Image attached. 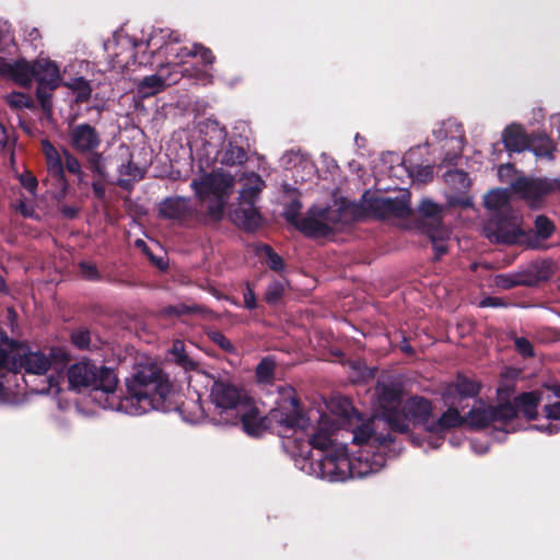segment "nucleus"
I'll list each match as a JSON object with an SVG mask.
<instances>
[{
  "label": "nucleus",
  "instance_id": "2f4dec72",
  "mask_svg": "<svg viewBox=\"0 0 560 560\" xmlns=\"http://www.w3.org/2000/svg\"><path fill=\"white\" fill-rule=\"evenodd\" d=\"M119 173L120 175L129 177L119 178L117 180V185L125 190H130L132 188L133 182L141 180L144 177V171L132 161H128V163L122 164Z\"/></svg>",
  "mask_w": 560,
  "mask_h": 560
},
{
  "label": "nucleus",
  "instance_id": "f03ea898",
  "mask_svg": "<svg viewBox=\"0 0 560 560\" xmlns=\"http://www.w3.org/2000/svg\"><path fill=\"white\" fill-rule=\"evenodd\" d=\"M244 432L252 438H259L267 431L281 438H289L298 431H305L310 425L304 407L293 388L281 393L276 406L266 415L260 416L256 407L238 413Z\"/></svg>",
  "mask_w": 560,
  "mask_h": 560
},
{
  "label": "nucleus",
  "instance_id": "9b49d317",
  "mask_svg": "<svg viewBox=\"0 0 560 560\" xmlns=\"http://www.w3.org/2000/svg\"><path fill=\"white\" fill-rule=\"evenodd\" d=\"M433 412L432 404L429 399L421 396H411L402 405L399 417H397L398 424L406 425V432L410 430V421L415 424H421L427 430V424H430V419Z\"/></svg>",
  "mask_w": 560,
  "mask_h": 560
},
{
  "label": "nucleus",
  "instance_id": "79ce46f5",
  "mask_svg": "<svg viewBox=\"0 0 560 560\" xmlns=\"http://www.w3.org/2000/svg\"><path fill=\"white\" fill-rule=\"evenodd\" d=\"M160 33H161V39L163 40V43L161 45L158 46V43L155 42V37H153V36L147 42L148 47H152V46L156 47V50L159 52L164 51L165 54H168L171 45L173 43H179L182 40L180 34L176 31L160 30Z\"/></svg>",
  "mask_w": 560,
  "mask_h": 560
},
{
  "label": "nucleus",
  "instance_id": "2eb2a0df",
  "mask_svg": "<svg viewBox=\"0 0 560 560\" xmlns=\"http://www.w3.org/2000/svg\"><path fill=\"white\" fill-rule=\"evenodd\" d=\"M35 61L30 62L24 58L10 61L0 57V75L12 80L22 88H30L34 80Z\"/></svg>",
  "mask_w": 560,
  "mask_h": 560
},
{
  "label": "nucleus",
  "instance_id": "1a4fd4ad",
  "mask_svg": "<svg viewBox=\"0 0 560 560\" xmlns=\"http://www.w3.org/2000/svg\"><path fill=\"white\" fill-rule=\"evenodd\" d=\"M511 187L513 191L525 199L532 208H537L548 195L557 188H560V182L521 176L512 183Z\"/></svg>",
  "mask_w": 560,
  "mask_h": 560
},
{
  "label": "nucleus",
  "instance_id": "de8ad7c7",
  "mask_svg": "<svg viewBox=\"0 0 560 560\" xmlns=\"http://www.w3.org/2000/svg\"><path fill=\"white\" fill-rule=\"evenodd\" d=\"M284 294V284L278 280L271 281L265 292V301L269 305L278 304Z\"/></svg>",
  "mask_w": 560,
  "mask_h": 560
},
{
  "label": "nucleus",
  "instance_id": "7c9ffc66",
  "mask_svg": "<svg viewBox=\"0 0 560 560\" xmlns=\"http://www.w3.org/2000/svg\"><path fill=\"white\" fill-rule=\"evenodd\" d=\"M225 203L223 199L213 198L208 203L206 212L200 215L196 213L195 218L201 224L219 223L223 219Z\"/></svg>",
  "mask_w": 560,
  "mask_h": 560
},
{
  "label": "nucleus",
  "instance_id": "c85d7f7f",
  "mask_svg": "<svg viewBox=\"0 0 560 560\" xmlns=\"http://www.w3.org/2000/svg\"><path fill=\"white\" fill-rule=\"evenodd\" d=\"M536 156L540 158H553L556 147L553 141L546 135H529L528 149Z\"/></svg>",
  "mask_w": 560,
  "mask_h": 560
},
{
  "label": "nucleus",
  "instance_id": "7ed1b4c3",
  "mask_svg": "<svg viewBox=\"0 0 560 560\" xmlns=\"http://www.w3.org/2000/svg\"><path fill=\"white\" fill-rule=\"evenodd\" d=\"M345 222H354L369 214L374 218L385 219L389 217L406 219L411 214L409 205V196L401 195L395 198L380 196L370 190L364 191L361 197L360 205L350 203L340 211L323 210L320 215L331 220L334 223L342 221L341 215H348Z\"/></svg>",
  "mask_w": 560,
  "mask_h": 560
},
{
  "label": "nucleus",
  "instance_id": "774afa93",
  "mask_svg": "<svg viewBox=\"0 0 560 560\" xmlns=\"http://www.w3.org/2000/svg\"><path fill=\"white\" fill-rule=\"evenodd\" d=\"M18 211L24 217V218H35L37 217L35 209L27 205L24 201H21L18 206Z\"/></svg>",
  "mask_w": 560,
  "mask_h": 560
},
{
  "label": "nucleus",
  "instance_id": "4c0bfd02",
  "mask_svg": "<svg viewBox=\"0 0 560 560\" xmlns=\"http://www.w3.org/2000/svg\"><path fill=\"white\" fill-rule=\"evenodd\" d=\"M57 88H51L50 85L37 84L35 90L36 100L38 101L40 108L47 118L52 116V93Z\"/></svg>",
  "mask_w": 560,
  "mask_h": 560
},
{
  "label": "nucleus",
  "instance_id": "f3484780",
  "mask_svg": "<svg viewBox=\"0 0 560 560\" xmlns=\"http://www.w3.org/2000/svg\"><path fill=\"white\" fill-rule=\"evenodd\" d=\"M338 430H341L340 417L332 420L328 416H322L317 428L310 435L311 446L326 452L329 447L334 446V435Z\"/></svg>",
  "mask_w": 560,
  "mask_h": 560
},
{
  "label": "nucleus",
  "instance_id": "393cba45",
  "mask_svg": "<svg viewBox=\"0 0 560 560\" xmlns=\"http://www.w3.org/2000/svg\"><path fill=\"white\" fill-rule=\"evenodd\" d=\"M422 232L432 242L434 259L440 260L441 257L447 253V246L444 243L445 238L448 236L447 229L444 224H440L439 222L425 223L423 224Z\"/></svg>",
  "mask_w": 560,
  "mask_h": 560
},
{
  "label": "nucleus",
  "instance_id": "37998d69",
  "mask_svg": "<svg viewBox=\"0 0 560 560\" xmlns=\"http://www.w3.org/2000/svg\"><path fill=\"white\" fill-rule=\"evenodd\" d=\"M71 343L79 350H89L91 346V331L86 327H78L70 332Z\"/></svg>",
  "mask_w": 560,
  "mask_h": 560
},
{
  "label": "nucleus",
  "instance_id": "8fccbe9b",
  "mask_svg": "<svg viewBox=\"0 0 560 560\" xmlns=\"http://www.w3.org/2000/svg\"><path fill=\"white\" fill-rule=\"evenodd\" d=\"M494 283L498 288L510 290L515 287H521L522 281L518 279V272L515 273H500L494 278ZM523 283H525L523 281Z\"/></svg>",
  "mask_w": 560,
  "mask_h": 560
},
{
  "label": "nucleus",
  "instance_id": "4be33fe9",
  "mask_svg": "<svg viewBox=\"0 0 560 560\" xmlns=\"http://www.w3.org/2000/svg\"><path fill=\"white\" fill-rule=\"evenodd\" d=\"M34 80L37 84L58 88L61 83V75L58 65L47 58L35 60Z\"/></svg>",
  "mask_w": 560,
  "mask_h": 560
},
{
  "label": "nucleus",
  "instance_id": "5fc2aeb1",
  "mask_svg": "<svg viewBox=\"0 0 560 560\" xmlns=\"http://www.w3.org/2000/svg\"><path fill=\"white\" fill-rule=\"evenodd\" d=\"M18 353H11L0 348V370L18 373Z\"/></svg>",
  "mask_w": 560,
  "mask_h": 560
},
{
  "label": "nucleus",
  "instance_id": "72a5a7b5",
  "mask_svg": "<svg viewBox=\"0 0 560 560\" xmlns=\"http://www.w3.org/2000/svg\"><path fill=\"white\" fill-rule=\"evenodd\" d=\"M455 393L462 398H472L479 395L481 386L476 381L458 374L454 382Z\"/></svg>",
  "mask_w": 560,
  "mask_h": 560
},
{
  "label": "nucleus",
  "instance_id": "b1692460",
  "mask_svg": "<svg viewBox=\"0 0 560 560\" xmlns=\"http://www.w3.org/2000/svg\"><path fill=\"white\" fill-rule=\"evenodd\" d=\"M464 423L465 419L459 413L458 409L450 407L438 420L430 421V424H427V432L432 434H444L452 429L462 427Z\"/></svg>",
  "mask_w": 560,
  "mask_h": 560
},
{
  "label": "nucleus",
  "instance_id": "ea45409f",
  "mask_svg": "<svg viewBox=\"0 0 560 560\" xmlns=\"http://www.w3.org/2000/svg\"><path fill=\"white\" fill-rule=\"evenodd\" d=\"M165 86V80L159 74L147 75L138 84V89L143 96L154 95L163 91Z\"/></svg>",
  "mask_w": 560,
  "mask_h": 560
},
{
  "label": "nucleus",
  "instance_id": "0eeeda50",
  "mask_svg": "<svg viewBox=\"0 0 560 560\" xmlns=\"http://www.w3.org/2000/svg\"><path fill=\"white\" fill-rule=\"evenodd\" d=\"M521 217L515 211L492 213L483 226L485 235L491 243L512 245L524 235L520 226Z\"/></svg>",
  "mask_w": 560,
  "mask_h": 560
},
{
  "label": "nucleus",
  "instance_id": "412c9836",
  "mask_svg": "<svg viewBox=\"0 0 560 560\" xmlns=\"http://www.w3.org/2000/svg\"><path fill=\"white\" fill-rule=\"evenodd\" d=\"M529 135L522 125L511 124L502 132V141L508 152L522 153L528 149Z\"/></svg>",
  "mask_w": 560,
  "mask_h": 560
},
{
  "label": "nucleus",
  "instance_id": "20e7f679",
  "mask_svg": "<svg viewBox=\"0 0 560 560\" xmlns=\"http://www.w3.org/2000/svg\"><path fill=\"white\" fill-rule=\"evenodd\" d=\"M334 412L337 417H340L341 429L352 433L353 444H371L376 447H386L394 442L390 433H377L374 429V421H365L347 398H342L337 402Z\"/></svg>",
  "mask_w": 560,
  "mask_h": 560
},
{
  "label": "nucleus",
  "instance_id": "a878e982",
  "mask_svg": "<svg viewBox=\"0 0 560 560\" xmlns=\"http://www.w3.org/2000/svg\"><path fill=\"white\" fill-rule=\"evenodd\" d=\"M483 205L493 213L514 211L510 205V194L506 189L495 188L490 190L483 198Z\"/></svg>",
  "mask_w": 560,
  "mask_h": 560
},
{
  "label": "nucleus",
  "instance_id": "dca6fc26",
  "mask_svg": "<svg viewBox=\"0 0 560 560\" xmlns=\"http://www.w3.org/2000/svg\"><path fill=\"white\" fill-rule=\"evenodd\" d=\"M101 136L96 128L83 122L74 126L70 132V144L79 153H90L101 145Z\"/></svg>",
  "mask_w": 560,
  "mask_h": 560
},
{
  "label": "nucleus",
  "instance_id": "f704fd0d",
  "mask_svg": "<svg viewBox=\"0 0 560 560\" xmlns=\"http://www.w3.org/2000/svg\"><path fill=\"white\" fill-rule=\"evenodd\" d=\"M257 254L264 259V262L275 272H282L285 264L283 258L268 244L258 247Z\"/></svg>",
  "mask_w": 560,
  "mask_h": 560
},
{
  "label": "nucleus",
  "instance_id": "423d86ee",
  "mask_svg": "<svg viewBox=\"0 0 560 560\" xmlns=\"http://www.w3.org/2000/svg\"><path fill=\"white\" fill-rule=\"evenodd\" d=\"M210 398L215 409L219 410V422L224 424H236L238 422V406L243 399L238 387L221 380L214 381Z\"/></svg>",
  "mask_w": 560,
  "mask_h": 560
},
{
  "label": "nucleus",
  "instance_id": "4d7b16f0",
  "mask_svg": "<svg viewBox=\"0 0 560 560\" xmlns=\"http://www.w3.org/2000/svg\"><path fill=\"white\" fill-rule=\"evenodd\" d=\"M302 209V203L299 200H292L288 207L285 208V219L287 221L296 226L302 218H300V210Z\"/></svg>",
  "mask_w": 560,
  "mask_h": 560
},
{
  "label": "nucleus",
  "instance_id": "39448f33",
  "mask_svg": "<svg viewBox=\"0 0 560 560\" xmlns=\"http://www.w3.org/2000/svg\"><path fill=\"white\" fill-rule=\"evenodd\" d=\"M317 462L320 476L330 481H343L369 474L368 464L360 459H351L346 445L334 447Z\"/></svg>",
  "mask_w": 560,
  "mask_h": 560
},
{
  "label": "nucleus",
  "instance_id": "0e129e2a",
  "mask_svg": "<svg viewBox=\"0 0 560 560\" xmlns=\"http://www.w3.org/2000/svg\"><path fill=\"white\" fill-rule=\"evenodd\" d=\"M510 304L499 296H487L479 302L480 307H506Z\"/></svg>",
  "mask_w": 560,
  "mask_h": 560
},
{
  "label": "nucleus",
  "instance_id": "a19ab883",
  "mask_svg": "<svg viewBox=\"0 0 560 560\" xmlns=\"http://www.w3.org/2000/svg\"><path fill=\"white\" fill-rule=\"evenodd\" d=\"M419 213L423 217V219L428 220L422 222L421 229L425 223L439 222L440 224H443L441 215L442 208L440 205L433 202L432 200H423L419 206Z\"/></svg>",
  "mask_w": 560,
  "mask_h": 560
},
{
  "label": "nucleus",
  "instance_id": "c03bdc74",
  "mask_svg": "<svg viewBox=\"0 0 560 560\" xmlns=\"http://www.w3.org/2000/svg\"><path fill=\"white\" fill-rule=\"evenodd\" d=\"M172 353L175 357V361L180 366L188 369V370H195L197 368V362H195L192 359L188 357V354L185 351V346L183 341L175 340L172 347Z\"/></svg>",
  "mask_w": 560,
  "mask_h": 560
},
{
  "label": "nucleus",
  "instance_id": "c9c22d12",
  "mask_svg": "<svg viewBox=\"0 0 560 560\" xmlns=\"http://www.w3.org/2000/svg\"><path fill=\"white\" fill-rule=\"evenodd\" d=\"M176 57H200L205 66H211L215 61V56L212 50L202 44H194L191 48L183 47Z\"/></svg>",
  "mask_w": 560,
  "mask_h": 560
},
{
  "label": "nucleus",
  "instance_id": "9d476101",
  "mask_svg": "<svg viewBox=\"0 0 560 560\" xmlns=\"http://www.w3.org/2000/svg\"><path fill=\"white\" fill-rule=\"evenodd\" d=\"M260 191L261 186H250L241 191V203L235 210V218L245 231H256L262 224V217L255 206Z\"/></svg>",
  "mask_w": 560,
  "mask_h": 560
},
{
  "label": "nucleus",
  "instance_id": "6ab92c4d",
  "mask_svg": "<svg viewBox=\"0 0 560 560\" xmlns=\"http://www.w3.org/2000/svg\"><path fill=\"white\" fill-rule=\"evenodd\" d=\"M18 373L22 370L28 375H45L49 370V358L43 351L18 353Z\"/></svg>",
  "mask_w": 560,
  "mask_h": 560
},
{
  "label": "nucleus",
  "instance_id": "aec40b11",
  "mask_svg": "<svg viewBox=\"0 0 560 560\" xmlns=\"http://www.w3.org/2000/svg\"><path fill=\"white\" fill-rule=\"evenodd\" d=\"M541 399L542 394L539 390L524 392L514 397L512 401L516 417L518 418V416L522 415L528 421L536 420Z\"/></svg>",
  "mask_w": 560,
  "mask_h": 560
},
{
  "label": "nucleus",
  "instance_id": "49530a36",
  "mask_svg": "<svg viewBox=\"0 0 560 560\" xmlns=\"http://www.w3.org/2000/svg\"><path fill=\"white\" fill-rule=\"evenodd\" d=\"M534 225L537 236L541 240L550 238L556 230L553 222L545 214L537 215Z\"/></svg>",
  "mask_w": 560,
  "mask_h": 560
},
{
  "label": "nucleus",
  "instance_id": "bb28decb",
  "mask_svg": "<svg viewBox=\"0 0 560 560\" xmlns=\"http://www.w3.org/2000/svg\"><path fill=\"white\" fill-rule=\"evenodd\" d=\"M214 152L217 154V159H219L223 165H242L247 161V152L245 149L241 145L234 144L232 141H229L225 147H222Z\"/></svg>",
  "mask_w": 560,
  "mask_h": 560
},
{
  "label": "nucleus",
  "instance_id": "13d9d810",
  "mask_svg": "<svg viewBox=\"0 0 560 560\" xmlns=\"http://www.w3.org/2000/svg\"><path fill=\"white\" fill-rule=\"evenodd\" d=\"M88 164H89V168L97 174L100 177H104L105 176V170H104V166H103V156H102V153L100 152H96L93 151V152H90V156L88 159Z\"/></svg>",
  "mask_w": 560,
  "mask_h": 560
},
{
  "label": "nucleus",
  "instance_id": "4468645a",
  "mask_svg": "<svg viewBox=\"0 0 560 560\" xmlns=\"http://www.w3.org/2000/svg\"><path fill=\"white\" fill-rule=\"evenodd\" d=\"M343 208H347V206H341L338 209H336V211H340ZM324 210L335 212V210L329 209V208H324ZM322 211H323V209H318L315 212H313L314 214L317 215V218L310 217V215L302 218L295 228L301 233H303L306 237L316 238V237L328 236L339 225H345V224L350 223V222H345V221L334 223L331 220L320 215ZM347 217L348 215H341V219L345 220V218H347Z\"/></svg>",
  "mask_w": 560,
  "mask_h": 560
},
{
  "label": "nucleus",
  "instance_id": "ddd939ff",
  "mask_svg": "<svg viewBox=\"0 0 560 560\" xmlns=\"http://www.w3.org/2000/svg\"><path fill=\"white\" fill-rule=\"evenodd\" d=\"M158 210L160 218L185 226H189L190 221L196 217V209L192 208L190 200L179 196L164 198L159 203Z\"/></svg>",
  "mask_w": 560,
  "mask_h": 560
},
{
  "label": "nucleus",
  "instance_id": "f8f14e48",
  "mask_svg": "<svg viewBox=\"0 0 560 560\" xmlns=\"http://www.w3.org/2000/svg\"><path fill=\"white\" fill-rule=\"evenodd\" d=\"M234 184V178L230 174L212 173L203 176L200 182L192 180L191 186L201 200H206L210 195L215 199H226Z\"/></svg>",
  "mask_w": 560,
  "mask_h": 560
},
{
  "label": "nucleus",
  "instance_id": "864d4df0",
  "mask_svg": "<svg viewBox=\"0 0 560 560\" xmlns=\"http://www.w3.org/2000/svg\"><path fill=\"white\" fill-rule=\"evenodd\" d=\"M209 339L217 345L221 350L228 353H234L235 347L229 338L225 337L220 330H211L208 334Z\"/></svg>",
  "mask_w": 560,
  "mask_h": 560
},
{
  "label": "nucleus",
  "instance_id": "c756f323",
  "mask_svg": "<svg viewBox=\"0 0 560 560\" xmlns=\"http://www.w3.org/2000/svg\"><path fill=\"white\" fill-rule=\"evenodd\" d=\"M469 428L486 429L493 423L490 406L486 408H472L464 417Z\"/></svg>",
  "mask_w": 560,
  "mask_h": 560
},
{
  "label": "nucleus",
  "instance_id": "09e8293b",
  "mask_svg": "<svg viewBox=\"0 0 560 560\" xmlns=\"http://www.w3.org/2000/svg\"><path fill=\"white\" fill-rule=\"evenodd\" d=\"M8 104L11 108H14V109H22V108L33 109V108H35L33 98L30 95L22 93V92L11 93L8 96Z\"/></svg>",
  "mask_w": 560,
  "mask_h": 560
},
{
  "label": "nucleus",
  "instance_id": "6e6552de",
  "mask_svg": "<svg viewBox=\"0 0 560 560\" xmlns=\"http://www.w3.org/2000/svg\"><path fill=\"white\" fill-rule=\"evenodd\" d=\"M381 417L386 422L389 431L405 433L406 425L398 424L397 417L402 408V390L395 384H378L376 386Z\"/></svg>",
  "mask_w": 560,
  "mask_h": 560
},
{
  "label": "nucleus",
  "instance_id": "f257e3e1",
  "mask_svg": "<svg viewBox=\"0 0 560 560\" xmlns=\"http://www.w3.org/2000/svg\"><path fill=\"white\" fill-rule=\"evenodd\" d=\"M69 388L78 393L92 388L106 394L110 409L130 416H141L151 410L168 412L176 409L173 388L167 375L158 366H143L126 380V392L117 393L118 378L115 371L97 366L91 360H82L69 366Z\"/></svg>",
  "mask_w": 560,
  "mask_h": 560
},
{
  "label": "nucleus",
  "instance_id": "3c124183",
  "mask_svg": "<svg viewBox=\"0 0 560 560\" xmlns=\"http://www.w3.org/2000/svg\"><path fill=\"white\" fill-rule=\"evenodd\" d=\"M529 269L536 276L539 283L549 280L552 276L551 262L548 260L533 262Z\"/></svg>",
  "mask_w": 560,
  "mask_h": 560
},
{
  "label": "nucleus",
  "instance_id": "6e6d98bb",
  "mask_svg": "<svg viewBox=\"0 0 560 560\" xmlns=\"http://www.w3.org/2000/svg\"><path fill=\"white\" fill-rule=\"evenodd\" d=\"M515 350L523 358H533L535 357V351L532 342L525 337H515L514 339Z\"/></svg>",
  "mask_w": 560,
  "mask_h": 560
},
{
  "label": "nucleus",
  "instance_id": "69168bd1",
  "mask_svg": "<svg viewBox=\"0 0 560 560\" xmlns=\"http://www.w3.org/2000/svg\"><path fill=\"white\" fill-rule=\"evenodd\" d=\"M520 281H524L525 283H521V287H536L539 284L536 276H534L533 271L528 268L525 271L518 272Z\"/></svg>",
  "mask_w": 560,
  "mask_h": 560
},
{
  "label": "nucleus",
  "instance_id": "338daca9",
  "mask_svg": "<svg viewBox=\"0 0 560 560\" xmlns=\"http://www.w3.org/2000/svg\"><path fill=\"white\" fill-rule=\"evenodd\" d=\"M544 412L547 419L560 421V401L546 405L544 407Z\"/></svg>",
  "mask_w": 560,
  "mask_h": 560
},
{
  "label": "nucleus",
  "instance_id": "e433bc0d",
  "mask_svg": "<svg viewBox=\"0 0 560 560\" xmlns=\"http://www.w3.org/2000/svg\"><path fill=\"white\" fill-rule=\"evenodd\" d=\"M66 85L75 94V103H86L91 98L92 88L85 78H74Z\"/></svg>",
  "mask_w": 560,
  "mask_h": 560
},
{
  "label": "nucleus",
  "instance_id": "cd10ccee",
  "mask_svg": "<svg viewBox=\"0 0 560 560\" xmlns=\"http://www.w3.org/2000/svg\"><path fill=\"white\" fill-rule=\"evenodd\" d=\"M162 313L167 317H182L185 315H198L200 317H207L212 312L202 305L185 303H178L176 305H167L163 308Z\"/></svg>",
  "mask_w": 560,
  "mask_h": 560
},
{
  "label": "nucleus",
  "instance_id": "052dcab7",
  "mask_svg": "<svg viewBox=\"0 0 560 560\" xmlns=\"http://www.w3.org/2000/svg\"><path fill=\"white\" fill-rule=\"evenodd\" d=\"M63 155H65V164H63L65 168L69 173L82 176L83 172L81 170V164H80L79 160L72 153H70L68 150L63 151Z\"/></svg>",
  "mask_w": 560,
  "mask_h": 560
},
{
  "label": "nucleus",
  "instance_id": "603ef678",
  "mask_svg": "<svg viewBox=\"0 0 560 560\" xmlns=\"http://www.w3.org/2000/svg\"><path fill=\"white\" fill-rule=\"evenodd\" d=\"M412 178L421 183H428L433 178V167L431 165H412L408 168Z\"/></svg>",
  "mask_w": 560,
  "mask_h": 560
},
{
  "label": "nucleus",
  "instance_id": "bf43d9fd",
  "mask_svg": "<svg viewBox=\"0 0 560 560\" xmlns=\"http://www.w3.org/2000/svg\"><path fill=\"white\" fill-rule=\"evenodd\" d=\"M80 271L82 276L90 281H98L101 280V273L96 267V265L88 262V261H81L79 264Z\"/></svg>",
  "mask_w": 560,
  "mask_h": 560
},
{
  "label": "nucleus",
  "instance_id": "a18cd8bd",
  "mask_svg": "<svg viewBox=\"0 0 560 560\" xmlns=\"http://www.w3.org/2000/svg\"><path fill=\"white\" fill-rule=\"evenodd\" d=\"M47 357L49 358V368L55 366L56 369L66 366L71 360L69 351L62 347L49 348Z\"/></svg>",
  "mask_w": 560,
  "mask_h": 560
},
{
  "label": "nucleus",
  "instance_id": "5701e85b",
  "mask_svg": "<svg viewBox=\"0 0 560 560\" xmlns=\"http://www.w3.org/2000/svg\"><path fill=\"white\" fill-rule=\"evenodd\" d=\"M43 152L49 174L56 178L67 190L69 184L65 174V166L60 154L48 139L42 141Z\"/></svg>",
  "mask_w": 560,
  "mask_h": 560
},
{
  "label": "nucleus",
  "instance_id": "58836bf2",
  "mask_svg": "<svg viewBox=\"0 0 560 560\" xmlns=\"http://www.w3.org/2000/svg\"><path fill=\"white\" fill-rule=\"evenodd\" d=\"M276 361L271 357L262 358L256 366V380L260 384L271 383L275 378Z\"/></svg>",
  "mask_w": 560,
  "mask_h": 560
},
{
  "label": "nucleus",
  "instance_id": "e2e57ef3",
  "mask_svg": "<svg viewBox=\"0 0 560 560\" xmlns=\"http://www.w3.org/2000/svg\"><path fill=\"white\" fill-rule=\"evenodd\" d=\"M20 183L30 192H35L38 185L37 178L30 172H25L20 176Z\"/></svg>",
  "mask_w": 560,
  "mask_h": 560
},
{
  "label": "nucleus",
  "instance_id": "a211bd4d",
  "mask_svg": "<svg viewBox=\"0 0 560 560\" xmlns=\"http://www.w3.org/2000/svg\"><path fill=\"white\" fill-rule=\"evenodd\" d=\"M198 131L205 147L218 151L225 143L228 130L217 119L207 118L198 124Z\"/></svg>",
  "mask_w": 560,
  "mask_h": 560
},
{
  "label": "nucleus",
  "instance_id": "473e14b6",
  "mask_svg": "<svg viewBox=\"0 0 560 560\" xmlns=\"http://www.w3.org/2000/svg\"><path fill=\"white\" fill-rule=\"evenodd\" d=\"M493 423L508 424L515 420L516 411L512 400H503L495 406H490Z\"/></svg>",
  "mask_w": 560,
  "mask_h": 560
},
{
  "label": "nucleus",
  "instance_id": "680f3d73",
  "mask_svg": "<svg viewBox=\"0 0 560 560\" xmlns=\"http://www.w3.org/2000/svg\"><path fill=\"white\" fill-rule=\"evenodd\" d=\"M243 299H244V306L252 311V310H255L257 307V301H256V295H255V292L253 290V288L250 287V284L247 282L246 283V288L243 292Z\"/></svg>",
  "mask_w": 560,
  "mask_h": 560
}]
</instances>
